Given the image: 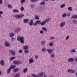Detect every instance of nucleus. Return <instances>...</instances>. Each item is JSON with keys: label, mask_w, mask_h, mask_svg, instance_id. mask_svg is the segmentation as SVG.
I'll return each instance as SVG.
<instances>
[{"label": "nucleus", "mask_w": 77, "mask_h": 77, "mask_svg": "<svg viewBox=\"0 0 77 77\" xmlns=\"http://www.w3.org/2000/svg\"><path fill=\"white\" fill-rule=\"evenodd\" d=\"M17 40L18 41L20 42L21 44H24V37H21L19 35L17 38Z\"/></svg>", "instance_id": "1"}, {"label": "nucleus", "mask_w": 77, "mask_h": 77, "mask_svg": "<svg viewBox=\"0 0 77 77\" xmlns=\"http://www.w3.org/2000/svg\"><path fill=\"white\" fill-rule=\"evenodd\" d=\"M47 51L49 54H51V58H54V54L53 52L52 53L53 51V49H47Z\"/></svg>", "instance_id": "2"}, {"label": "nucleus", "mask_w": 77, "mask_h": 77, "mask_svg": "<svg viewBox=\"0 0 77 77\" xmlns=\"http://www.w3.org/2000/svg\"><path fill=\"white\" fill-rule=\"evenodd\" d=\"M45 75V72H42L39 73L37 75V77H42Z\"/></svg>", "instance_id": "3"}, {"label": "nucleus", "mask_w": 77, "mask_h": 77, "mask_svg": "<svg viewBox=\"0 0 77 77\" xmlns=\"http://www.w3.org/2000/svg\"><path fill=\"white\" fill-rule=\"evenodd\" d=\"M24 15L23 14H20L19 15H15V17L16 18H22L23 17Z\"/></svg>", "instance_id": "4"}, {"label": "nucleus", "mask_w": 77, "mask_h": 77, "mask_svg": "<svg viewBox=\"0 0 77 77\" xmlns=\"http://www.w3.org/2000/svg\"><path fill=\"white\" fill-rule=\"evenodd\" d=\"M4 45L5 47H9L10 46V43L7 41H5L4 42Z\"/></svg>", "instance_id": "5"}, {"label": "nucleus", "mask_w": 77, "mask_h": 77, "mask_svg": "<svg viewBox=\"0 0 77 77\" xmlns=\"http://www.w3.org/2000/svg\"><path fill=\"white\" fill-rule=\"evenodd\" d=\"M66 24V23H65V22H63L61 23L60 24V26L61 28H62V27H64V26H65V24Z\"/></svg>", "instance_id": "6"}, {"label": "nucleus", "mask_w": 77, "mask_h": 77, "mask_svg": "<svg viewBox=\"0 0 77 77\" xmlns=\"http://www.w3.org/2000/svg\"><path fill=\"white\" fill-rule=\"evenodd\" d=\"M68 61L69 62H74V59L73 58H69L68 59Z\"/></svg>", "instance_id": "7"}, {"label": "nucleus", "mask_w": 77, "mask_h": 77, "mask_svg": "<svg viewBox=\"0 0 77 77\" xmlns=\"http://www.w3.org/2000/svg\"><path fill=\"white\" fill-rule=\"evenodd\" d=\"M41 20H38L36 21L35 23L34 24V26H36V24H41Z\"/></svg>", "instance_id": "8"}, {"label": "nucleus", "mask_w": 77, "mask_h": 77, "mask_svg": "<svg viewBox=\"0 0 77 77\" xmlns=\"http://www.w3.org/2000/svg\"><path fill=\"white\" fill-rule=\"evenodd\" d=\"M46 43L47 42L45 40H43L41 42V44L42 45H45Z\"/></svg>", "instance_id": "9"}, {"label": "nucleus", "mask_w": 77, "mask_h": 77, "mask_svg": "<svg viewBox=\"0 0 77 77\" xmlns=\"http://www.w3.org/2000/svg\"><path fill=\"white\" fill-rule=\"evenodd\" d=\"M10 52L12 54V55L13 56H15V55L16 53H15V51L12 50H10Z\"/></svg>", "instance_id": "10"}, {"label": "nucleus", "mask_w": 77, "mask_h": 77, "mask_svg": "<svg viewBox=\"0 0 77 77\" xmlns=\"http://www.w3.org/2000/svg\"><path fill=\"white\" fill-rule=\"evenodd\" d=\"M15 68H16V66H15V65H12L10 67V70H11V69H15Z\"/></svg>", "instance_id": "11"}, {"label": "nucleus", "mask_w": 77, "mask_h": 77, "mask_svg": "<svg viewBox=\"0 0 77 77\" xmlns=\"http://www.w3.org/2000/svg\"><path fill=\"white\" fill-rule=\"evenodd\" d=\"M0 63L2 65V66H4L5 65V61L4 60H2L0 61Z\"/></svg>", "instance_id": "12"}, {"label": "nucleus", "mask_w": 77, "mask_h": 77, "mask_svg": "<svg viewBox=\"0 0 77 77\" xmlns=\"http://www.w3.org/2000/svg\"><path fill=\"white\" fill-rule=\"evenodd\" d=\"M34 62V60L32 59L31 58L29 60V63H32Z\"/></svg>", "instance_id": "13"}, {"label": "nucleus", "mask_w": 77, "mask_h": 77, "mask_svg": "<svg viewBox=\"0 0 77 77\" xmlns=\"http://www.w3.org/2000/svg\"><path fill=\"white\" fill-rule=\"evenodd\" d=\"M33 20L31 19L30 21V23L29 24L30 26H32L33 25Z\"/></svg>", "instance_id": "14"}, {"label": "nucleus", "mask_w": 77, "mask_h": 77, "mask_svg": "<svg viewBox=\"0 0 77 77\" xmlns=\"http://www.w3.org/2000/svg\"><path fill=\"white\" fill-rule=\"evenodd\" d=\"M45 24H46V22H45V20L42 21L40 23V24L41 26H44V25H45Z\"/></svg>", "instance_id": "15"}, {"label": "nucleus", "mask_w": 77, "mask_h": 77, "mask_svg": "<svg viewBox=\"0 0 77 77\" xmlns=\"http://www.w3.org/2000/svg\"><path fill=\"white\" fill-rule=\"evenodd\" d=\"M13 12L14 13H18L19 11L17 9H13Z\"/></svg>", "instance_id": "16"}, {"label": "nucleus", "mask_w": 77, "mask_h": 77, "mask_svg": "<svg viewBox=\"0 0 77 77\" xmlns=\"http://www.w3.org/2000/svg\"><path fill=\"white\" fill-rule=\"evenodd\" d=\"M20 30H21V29H20V28H18L17 29H16L15 31V33H18V32H19L20 31Z\"/></svg>", "instance_id": "17"}, {"label": "nucleus", "mask_w": 77, "mask_h": 77, "mask_svg": "<svg viewBox=\"0 0 77 77\" xmlns=\"http://www.w3.org/2000/svg\"><path fill=\"white\" fill-rule=\"evenodd\" d=\"M42 29L43 30L45 31V32H47L48 30L45 27H43L42 28Z\"/></svg>", "instance_id": "18"}, {"label": "nucleus", "mask_w": 77, "mask_h": 77, "mask_svg": "<svg viewBox=\"0 0 77 77\" xmlns=\"http://www.w3.org/2000/svg\"><path fill=\"white\" fill-rule=\"evenodd\" d=\"M15 36V33L13 32H11L10 33V37H14Z\"/></svg>", "instance_id": "19"}, {"label": "nucleus", "mask_w": 77, "mask_h": 77, "mask_svg": "<svg viewBox=\"0 0 77 77\" xmlns=\"http://www.w3.org/2000/svg\"><path fill=\"white\" fill-rule=\"evenodd\" d=\"M19 71V68H16L14 69L13 71L14 72H17Z\"/></svg>", "instance_id": "20"}, {"label": "nucleus", "mask_w": 77, "mask_h": 77, "mask_svg": "<svg viewBox=\"0 0 77 77\" xmlns=\"http://www.w3.org/2000/svg\"><path fill=\"white\" fill-rule=\"evenodd\" d=\"M23 48L24 50H27L28 49V46L27 45L24 46L23 47Z\"/></svg>", "instance_id": "21"}, {"label": "nucleus", "mask_w": 77, "mask_h": 77, "mask_svg": "<svg viewBox=\"0 0 77 77\" xmlns=\"http://www.w3.org/2000/svg\"><path fill=\"white\" fill-rule=\"evenodd\" d=\"M27 71H28V69H27V68H26L24 69L23 72L24 73H26V72H27Z\"/></svg>", "instance_id": "22"}, {"label": "nucleus", "mask_w": 77, "mask_h": 77, "mask_svg": "<svg viewBox=\"0 0 77 77\" xmlns=\"http://www.w3.org/2000/svg\"><path fill=\"white\" fill-rule=\"evenodd\" d=\"M29 22V19H26L24 20V23H27Z\"/></svg>", "instance_id": "23"}, {"label": "nucleus", "mask_w": 77, "mask_h": 77, "mask_svg": "<svg viewBox=\"0 0 77 77\" xmlns=\"http://www.w3.org/2000/svg\"><path fill=\"white\" fill-rule=\"evenodd\" d=\"M75 70L72 69H71V73H72V74H74L75 73Z\"/></svg>", "instance_id": "24"}, {"label": "nucleus", "mask_w": 77, "mask_h": 77, "mask_svg": "<svg viewBox=\"0 0 77 77\" xmlns=\"http://www.w3.org/2000/svg\"><path fill=\"white\" fill-rule=\"evenodd\" d=\"M70 51L71 53H75V50L73 49H71Z\"/></svg>", "instance_id": "25"}, {"label": "nucleus", "mask_w": 77, "mask_h": 77, "mask_svg": "<svg viewBox=\"0 0 77 77\" xmlns=\"http://www.w3.org/2000/svg\"><path fill=\"white\" fill-rule=\"evenodd\" d=\"M68 10L69 11H71L72 10V8L71 7H69L68 8Z\"/></svg>", "instance_id": "26"}, {"label": "nucleus", "mask_w": 77, "mask_h": 77, "mask_svg": "<svg viewBox=\"0 0 77 77\" xmlns=\"http://www.w3.org/2000/svg\"><path fill=\"white\" fill-rule=\"evenodd\" d=\"M62 17H63V18H64L66 17V13H64L62 15Z\"/></svg>", "instance_id": "27"}, {"label": "nucleus", "mask_w": 77, "mask_h": 77, "mask_svg": "<svg viewBox=\"0 0 77 77\" xmlns=\"http://www.w3.org/2000/svg\"><path fill=\"white\" fill-rule=\"evenodd\" d=\"M40 4H41V5H45V2H44V1L42 2H41Z\"/></svg>", "instance_id": "28"}, {"label": "nucleus", "mask_w": 77, "mask_h": 77, "mask_svg": "<svg viewBox=\"0 0 77 77\" xmlns=\"http://www.w3.org/2000/svg\"><path fill=\"white\" fill-rule=\"evenodd\" d=\"M35 19H36V20H39V17H38V15H36L35 16Z\"/></svg>", "instance_id": "29"}, {"label": "nucleus", "mask_w": 77, "mask_h": 77, "mask_svg": "<svg viewBox=\"0 0 77 77\" xmlns=\"http://www.w3.org/2000/svg\"><path fill=\"white\" fill-rule=\"evenodd\" d=\"M49 45L50 47H52L53 46V43L50 42L49 43Z\"/></svg>", "instance_id": "30"}, {"label": "nucleus", "mask_w": 77, "mask_h": 77, "mask_svg": "<svg viewBox=\"0 0 77 77\" xmlns=\"http://www.w3.org/2000/svg\"><path fill=\"white\" fill-rule=\"evenodd\" d=\"M20 74L17 73L15 75L14 77H20Z\"/></svg>", "instance_id": "31"}, {"label": "nucleus", "mask_w": 77, "mask_h": 77, "mask_svg": "<svg viewBox=\"0 0 77 77\" xmlns=\"http://www.w3.org/2000/svg\"><path fill=\"white\" fill-rule=\"evenodd\" d=\"M46 49L45 48H42V51H43V52H45V51H46Z\"/></svg>", "instance_id": "32"}, {"label": "nucleus", "mask_w": 77, "mask_h": 77, "mask_svg": "<svg viewBox=\"0 0 77 77\" xmlns=\"http://www.w3.org/2000/svg\"><path fill=\"white\" fill-rule=\"evenodd\" d=\"M65 6V4H62V5H61L60 6V7L61 8H63Z\"/></svg>", "instance_id": "33"}, {"label": "nucleus", "mask_w": 77, "mask_h": 77, "mask_svg": "<svg viewBox=\"0 0 77 77\" xmlns=\"http://www.w3.org/2000/svg\"><path fill=\"white\" fill-rule=\"evenodd\" d=\"M50 20V19L48 18L46 19V20H45V22H46V23H47V22H48V21H49Z\"/></svg>", "instance_id": "34"}, {"label": "nucleus", "mask_w": 77, "mask_h": 77, "mask_svg": "<svg viewBox=\"0 0 77 77\" xmlns=\"http://www.w3.org/2000/svg\"><path fill=\"white\" fill-rule=\"evenodd\" d=\"M15 59V57H13L10 58V60H13L14 59Z\"/></svg>", "instance_id": "35"}, {"label": "nucleus", "mask_w": 77, "mask_h": 77, "mask_svg": "<svg viewBox=\"0 0 77 77\" xmlns=\"http://www.w3.org/2000/svg\"><path fill=\"white\" fill-rule=\"evenodd\" d=\"M3 14V12L2 11H0V15H2ZM2 17V15H0V18Z\"/></svg>", "instance_id": "36"}, {"label": "nucleus", "mask_w": 77, "mask_h": 77, "mask_svg": "<svg viewBox=\"0 0 77 77\" xmlns=\"http://www.w3.org/2000/svg\"><path fill=\"white\" fill-rule=\"evenodd\" d=\"M18 61L17 60H14L13 61V63H14V64H16V65H17Z\"/></svg>", "instance_id": "37"}, {"label": "nucleus", "mask_w": 77, "mask_h": 77, "mask_svg": "<svg viewBox=\"0 0 77 77\" xmlns=\"http://www.w3.org/2000/svg\"><path fill=\"white\" fill-rule=\"evenodd\" d=\"M25 1H26V0H21L20 1V3H21L22 4H23L25 2Z\"/></svg>", "instance_id": "38"}, {"label": "nucleus", "mask_w": 77, "mask_h": 77, "mask_svg": "<svg viewBox=\"0 0 77 77\" xmlns=\"http://www.w3.org/2000/svg\"><path fill=\"white\" fill-rule=\"evenodd\" d=\"M32 76L33 77H38L37 75H36L34 74H32Z\"/></svg>", "instance_id": "39"}, {"label": "nucleus", "mask_w": 77, "mask_h": 77, "mask_svg": "<svg viewBox=\"0 0 77 77\" xmlns=\"http://www.w3.org/2000/svg\"><path fill=\"white\" fill-rule=\"evenodd\" d=\"M20 10L21 11H23L24 10V8L23 7H21L20 8Z\"/></svg>", "instance_id": "40"}, {"label": "nucleus", "mask_w": 77, "mask_h": 77, "mask_svg": "<svg viewBox=\"0 0 77 77\" xmlns=\"http://www.w3.org/2000/svg\"><path fill=\"white\" fill-rule=\"evenodd\" d=\"M15 39V38H11V40L12 41H14Z\"/></svg>", "instance_id": "41"}, {"label": "nucleus", "mask_w": 77, "mask_h": 77, "mask_svg": "<svg viewBox=\"0 0 77 77\" xmlns=\"http://www.w3.org/2000/svg\"><path fill=\"white\" fill-rule=\"evenodd\" d=\"M69 38V36L68 35L66 37V40H68V39Z\"/></svg>", "instance_id": "42"}, {"label": "nucleus", "mask_w": 77, "mask_h": 77, "mask_svg": "<svg viewBox=\"0 0 77 77\" xmlns=\"http://www.w3.org/2000/svg\"><path fill=\"white\" fill-rule=\"evenodd\" d=\"M10 73V68H9L7 70V74Z\"/></svg>", "instance_id": "43"}, {"label": "nucleus", "mask_w": 77, "mask_h": 77, "mask_svg": "<svg viewBox=\"0 0 77 77\" xmlns=\"http://www.w3.org/2000/svg\"><path fill=\"white\" fill-rule=\"evenodd\" d=\"M24 52H25V53H29V51H27L26 50L24 51Z\"/></svg>", "instance_id": "44"}, {"label": "nucleus", "mask_w": 77, "mask_h": 77, "mask_svg": "<svg viewBox=\"0 0 77 77\" xmlns=\"http://www.w3.org/2000/svg\"><path fill=\"white\" fill-rule=\"evenodd\" d=\"M30 6L32 8H33L35 7V5H33V4H31Z\"/></svg>", "instance_id": "45"}, {"label": "nucleus", "mask_w": 77, "mask_h": 77, "mask_svg": "<svg viewBox=\"0 0 77 77\" xmlns=\"http://www.w3.org/2000/svg\"><path fill=\"white\" fill-rule=\"evenodd\" d=\"M19 52L20 53H23V51H22V50H20L19 51Z\"/></svg>", "instance_id": "46"}, {"label": "nucleus", "mask_w": 77, "mask_h": 77, "mask_svg": "<svg viewBox=\"0 0 77 77\" xmlns=\"http://www.w3.org/2000/svg\"><path fill=\"white\" fill-rule=\"evenodd\" d=\"M73 23H77V20H73Z\"/></svg>", "instance_id": "47"}, {"label": "nucleus", "mask_w": 77, "mask_h": 77, "mask_svg": "<svg viewBox=\"0 0 77 77\" xmlns=\"http://www.w3.org/2000/svg\"><path fill=\"white\" fill-rule=\"evenodd\" d=\"M40 33L41 34H43V33H44V31L43 30L40 31Z\"/></svg>", "instance_id": "48"}, {"label": "nucleus", "mask_w": 77, "mask_h": 77, "mask_svg": "<svg viewBox=\"0 0 77 77\" xmlns=\"http://www.w3.org/2000/svg\"><path fill=\"white\" fill-rule=\"evenodd\" d=\"M21 61L17 62V64L20 65V64H21Z\"/></svg>", "instance_id": "49"}, {"label": "nucleus", "mask_w": 77, "mask_h": 77, "mask_svg": "<svg viewBox=\"0 0 77 77\" xmlns=\"http://www.w3.org/2000/svg\"><path fill=\"white\" fill-rule=\"evenodd\" d=\"M30 2H32V3H33V2H35V0H30Z\"/></svg>", "instance_id": "50"}, {"label": "nucleus", "mask_w": 77, "mask_h": 77, "mask_svg": "<svg viewBox=\"0 0 77 77\" xmlns=\"http://www.w3.org/2000/svg\"><path fill=\"white\" fill-rule=\"evenodd\" d=\"M67 72H71V69H69L67 70Z\"/></svg>", "instance_id": "51"}, {"label": "nucleus", "mask_w": 77, "mask_h": 77, "mask_svg": "<svg viewBox=\"0 0 77 77\" xmlns=\"http://www.w3.org/2000/svg\"><path fill=\"white\" fill-rule=\"evenodd\" d=\"M3 3V1L2 0H0V5Z\"/></svg>", "instance_id": "52"}, {"label": "nucleus", "mask_w": 77, "mask_h": 77, "mask_svg": "<svg viewBox=\"0 0 77 77\" xmlns=\"http://www.w3.org/2000/svg\"><path fill=\"white\" fill-rule=\"evenodd\" d=\"M54 39V37H51L50 38V39H51V40Z\"/></svg>", "instance_id": "53"}, {"label": "nucleus", "mask_w": 77, "mask_h": 77, "mask_svg": "<svg viewBox=\"0 0 77 77\" xmlns=\"http://www.w3.org/2000/svg\"><path fill=\"white\" fill-rule=\"evenodd\" d=\"M38 55H36L35 57V59H38Z\"/></svg>", "instance_id": "54"}, {"label": "nucleus", "mask_w": 77, "mask_h": 77, "mask_svg": "<svg viewBox=\"0 0 77 77\" xmlns=\"http://www.w3.org/2000/svg\"><path fill=\"white\" fill-rule=\"evenodd\" d=\"M8 8H10V5H8Z\"/></svg>", "instance_id": "55"}, {"label": "nucleus", "mask_w": 77, "mask_h": 77, "mask_svg": "<svg viewBox=\"0 0 77 77\" xmlns=\"http://www.w3.org/2000/svg\"><path fill=\"white\" fill-rule=\"evenodd\" d=\"M10 9H12V6L10 5Z\"/></svg>", "instance_id": "56"}, {"label": "nucleus", "mask_w": 77, "mask_h": 77, "mask_svg": "<svg viewBox=\"0 0 77 77\" xmlns=\"http://www.w3.org/2000/svg\"><path fill=\"white\" fill-rule=\"evenodd\" d=\"M75 60L76 62H77V58H75Z\"/></svg>", "instance_id": "57"}, {"label": "nucleus", "mask_w": 77, "mask_h": 77, "mask_svg": "<svg viewBox=\"0 0 77 77\" xmlns=\"http://www.w3.org/2000/svg\"><path fill=\"white\" fill-rule=\"evenodd\" d=\"M70 16V13H69L67 14V17H69Z\"/></svg>", "instance_id": "58"}, {"label": "nucleus", "mask_w": 77, "mask_h": 77, "mask_svg": "<svg viewBox=\"0 0 77 77\" xmlns=\"http://www.w3.org/2000/svg\"><path fill=\"white\" fill-rule=\"evenodd\" d=\"M75 75L76 77H77V72L75 73Z\"/></svg>", "instance_id": "59"}, {"label": "nucleus", "mask_w": 77, "mask_h": 77, "mask_svg": "<svg viewBox=\"0 0 77 77\" xmlns=\"http://www.w3.org/2000/svg\"><path fill=\"white\" fill-rule=\"evenodd\" d=\"M2 74V72L1 71H0V75Z\"/></svg>", "instance_id": "60"}, {"label": "nucleus", "mask_w": 77, "mask_h": 77, "mask_svg": "<svg viewBox=\"0 0 77 77\" xmlns=\"http://www.w3.org/2000/svg\"><path fill=\"white\" fill-rule=\"evenodd\" d=\"M43 77H47L46 75L44 76Z\"/></svg>", "instance_id": "61"}, {"label": "nucleus", "mask_w": 77, "mask_h": 77, "mask_svg": "<svg viewBox=\"0 0 77 77\" xmlns=\"http://www.w3.org/2000/svg\"><path fill=\"white\" fill-rule=\"evenodd\" d=\"M44 0V1H47V2L48 1V0Z\"/></svg>", "instance_id": "62"}, {"label": "nucleus", "mask_w": 77, "mask_h": 77, "mask_svg": "<svg viewBox=\"0 0 77 77\" xmlns=\"http://www.w3.org/2000/svg\"><path fill=\"white\" fill-rule=\"evenodd\" d=\"M27 77H30V76H27Z\"/></svg>", "instance_id": "63"}, {"label": "nucleus", "mask_w": 77, "mask_h": 77, "mask_svg": "<svg viewBox=\"0 0 77 77\" xmlns=\"http://www.w3.org/2000/svg\"><path fill=\"white\" fill-rule=\"evenodd\" d=\"M52 0V1H54V0Z\"/></svg>", "instance_id": "64"}]
</instances>
